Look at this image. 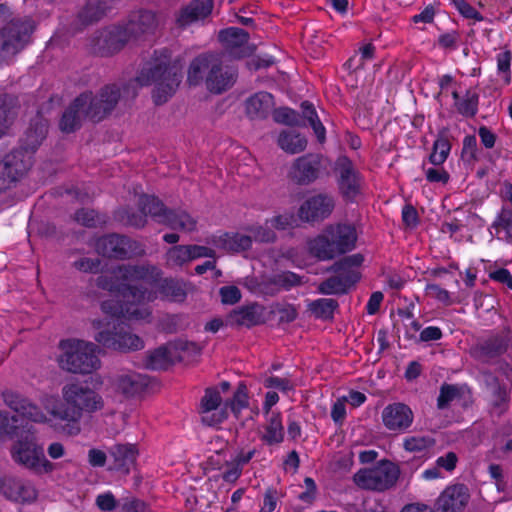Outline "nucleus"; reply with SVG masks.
I'll list each match as a JSON object with an SVG mask.
<instances>
[{"mask_svg": "<svg viewBox=\"0 0 512 512\" xmlns=\"http://www.w3.org/2000/svg\"><path fill=\"white\" fill-rule=\"evenodd\" d=\"M12 460L37 475L52 473L56 466L44 454L42 445L37 442L30 429L21 434L10 450Z\"/></svg>", "mask_w": 512, "mask_h": 512, "instance_id": "423d86ee", "label": "nucleus"}, {"mask_svg": "<svg viewBox=\"0 0 512 512\" xmlns=\"http://www.w3.org/2000/svg\"><path fill=\"white\" fill-rule=\"evenodd\" d=\"M478 101V94L472 90H467L455 108L464 117H474L478 111Z\"/></svg>", "mask_w": 512, "mask_h": 512, "instance_id": "a18cd8bd", "label": "nucleus"}, {"mask_svg": "<svg viewBox=\"0 0 512 512\" xmlns=\"http://www.w3.org/2000/svg\"><path fill=\"white\" fill-rule=\"evenodd\" d=\"M63 402H55L45 407L56 420L65 422L62 432L69 436L80 433V420L85 413L92 414L104 407L100 394L81 383H69L62 388Z\"/></svg>", "mask_w": 512, "mask_h": 512, "instance_id": "f03ea898", "label": "nucleus"}, {"mask_svg": "<svg viewBox=\"0 0 512 512\" xmlns=\"http://www.w3.org/2000/svg\"><path fill=\"white\" fill-rule=\"evenodd\" d=\"M362 261V255L354 254L336 262L331 267L334 274L319 284L318 292L324 295H341L347 293L360 279L358 266H360Z\"/></svg>", "mask_w": 512, "mask_h": 512, "instance_id": "6e6552de", "label": "nucleus"}, {"mask_svg": "<svg viewBox=\"0 0 512 512\" xmlns=\"http://www.w3.org/2000/svg\"><path fill=\"white\" fill-rule=\"evenodd\" d=\"M31 18L14 20L0 31V65L10 60L31 41L34 31Z\"/></svg>", "mask_w": 512, "mask_h": 512, "instance_id": "1a4fd4ad", "label": "nucleus"}, {"mask_svg": "<svg viewBox=\"0 0 512 512\" xmlns=\"http://www.w3.org/2000/svg\"><path fill=\"white\" fill-rule=\"evenodd\" d=\"M228 322L231 325L246 327L254 326L260 322L258 307L251 305L235 309L228 315Z\"/></svg>", "mask_w": 512, "mask_h": 512, "instance_id": "4c0bfd02", "label": "nucleus"}, {"mask_svg": "<svg viewBox=\"0 0 512 512\" xmlns=\"http://www.w3.org/2000/svg\"><path fill=\"white\" fill-rule=\"evenodd\" d=\"M95 249L104 257L118 260L145 255L144 246L140 242L119 234H108L98 238Z\"/></svg>", "mask_w": 512, "mask_h": 512, "instance_id": "9b49d317", "label": "nucleus"}, {"mask_svg": "<svg viewBox=\"0 0 512 512\" xmlns=\"http://www.w3.org/2000/svg\"><path fill=\"white\" fill-rule=\"evenodd\" d=\"M489 232L498 240L512 243V208L503 205L492 222Z\"/></svg>", "mask_w": 512, "mask_h": 512, "instance_id": "2f4dec72", "label": "nucleus"}, {"mask_svg": "<svg viewBox=\"0 0 512 512\" xmlns=\"http://www.w3.org/2000/svg\"><path fill=\"white\" fill-rule=\"evenodd\" d=\"M219 39L226 48L232 50L244 46L248 42L249 35L241 28L229 27L220 31Z\"/></svg>", "mask_w": 512, "mask_h": 512, "instance_id": "ea45409f", "label": "nucleus"}, {"mask_svg": "<svg viewBox=\"0 0 512 512\" xmlns=\"http://www.w3.org/2000/svg\"><path fill=\"white\" fill-rule=\"evenodd\" d=\"M307 250L311 256L320 261H328L338 257L325 229L307 241Z\"/></svg>", "mask_w": 512, "mask_h": 512, "instance_id": "473e14b6", "label": "nucleus"}, {"mask_svg": "<svg viewBox=\"0 0 512 512\" xmlns=\"http://www.w3.org/2000/svg\"><path fill=\"white\" fill-rule=\"evenodd\" d=\"M262 440L268 445L279 444L284 439V427L280 412L272 411L267 415V423Z\"/></svg>", "mask_w": 512, "mask_h": 512, "instance_id": "c9c22d12", "label": "nucleus"}, {"mask_svg": "<svg viewBox=\"0 0 512 512\" xmlns=\"http://www.w3.org/2000/svg\"><path fill=\"white\" fill-rule=\"evenodd\" d=\"M491 280L505 285L508 289L512 290V274L506 268H498L489 272Z\"/></svg>", "mask_w": 512, "mask_h": 512, "instance_id": "338daca9", "label": "nucleus"}, {"mask_svg": "<svg viewBox=\"0 0 512 512\" xmlns=\"http://www.w3.org/2000/svg\"><path fill=\"white\" fill-rule=\"evenodd\" d=\"M399 476L398 465L389 460H381L371 468L359 470L354 475V482L363 489L382 492L392 488Z\"/></svg>", "mask_w": 512, "mask_h": 512, "instance_id": "9d476101", "label": "nucleus"}, {"mask_svg": "<svg viewBox=\"0 0 512 512\" xmlns=\"http://www.w3.org/2000/svg\"><path fill=\"white\" fill-rule=\"evenodd\" d=\"M101 261L98 258H81L73 263L74 268L84 273H97Z\"/></svg>", "mask_w": 512, "mask_h": 512, "instance_id": "680f3d73", "label": "nucleus"}, {"mask_svg": "<svg viewBox=\"0 0 512 512\" xmlns=\"http://www.w3.org/2000/svg\"><path fill=\"white\" fill-rule=\"evenodd\" d=\"M337 307L338 302L331 298H320L309 304V310L315 315V317L323 320L332 319Z\"/></svg>", "mask_w": 512, "mask_h": 512, "instance_id": "37998d69", "label": "nucleus"}, {"mask_svg": "<svg viewBox=\"0 0 512 512\" xmlns=\"http://www.w3.org/2000/svg\"><path fill=\"white\" fill-rule=\"evenodd\" d=\"M383 425L390 431H406L413 423L411 408L401 402L388 404L381 413Z\"/></svg>", "mask_w": 512, "mask_h": 512, "instance_id": "a211bd4d", "label": "nucleus"}, {"mask_svg": "<svg viewBox=\"0 0 512 512\" xmlns=\"http://www.w3.org/2000/svg\"><path fill=\"white\" fill-rule=\"evenodd\" d=\"M1 491L7 499L18 503H31L37 498V490L32 483L15 477L5 478Z\"/></svg>", "mask_w": 512, "mask_h": 512, "instance_id": "b1692460", "label": "nucleus"}, {"mask_svg": "<svg viewBox=\"0 0 512 512\" xmlns=\"http://www.w3.org/2000/svg\"><path fill=\"white\" fill-rule=\"evenodd\" d=\"M182 80V67L178 62L171 63L167 49L156 50L154 58L144 67L136 81L140 86L155 85L153 99L163 104L176 92Z\"/></svg>", "mask_w": 512, "mask_h": 512, "instance_id": "7ed1b4c3", "label": "nucleus"}, {"mask_svg": "<svg viewBox=\"0 0 512 512\" xmlns=\"http://www.w3.org/2000/svg\"><path fill=\"white\" fill-rule=\"evenodd\" d=\"M149 383L150 380L146 375L137 372L121 373L114 379L116 390L128 398L142 394Z\"/></svg>", "mask_w": 512, "mask_h": 512, "instance_id": "cd10ccee", "label": "nucleus"}, {"mask_svg": "<svg viewBox=\"0 0 512 512\" xmlns=\"http://www.w3.org/2000/svg\"><path fill=\"white\" fill-rule=\"evenodd\" d=\"M333 248L340 256L352 251L356 246L357 231L351 224H331L325 228Z\"/></svg>", "mask_w": 512, "mask_h": 512, "instance_id": "4be33fe9", "label": "nucleus"}, {"mask_svg": "<svg viewBox=\"0 0 512 512\" xmlns=\"http://www.w3.org/2000/svg\"><path fill=\"white\" fill-rule=\"evenodd\" d=\"M434 439L429 436H410L404 439L403 447L408 452H423L432 448Z\"/></svg>", "mask_w": 512, "mask_h": 512, "instance_id": "8fccbe9b", "label": "nucleus"}, {"mask_svg": "<svg viewBox=\"0 0 512 512\" xmlns=\"http://www.w3.org/2000/svg\"><path fill=\"white\" fill-rule=\"evenodd\" d=\"M425 292L429 297L434 298L446 305L451 304L450 293L437 284H427Z\"/></svg>", "mask_w": 512, "mask_h": 512, "instance_id": "0e129e2a", "label": "nucleus"}, {"mask_svg": "<svg viewBox=\"0 0 512 512\" xmlns=\"http://www.w3.org/2000/svg\"><path fill=\"white\" fill-rule=\"evenodd\" d=\"M14 115L12 107L7 104V97H0V138L5 134Z\"/></svg>", "mask_w": 512, "mask_h": 512, "instance_id": "5fc2aeb1", "label": "nucleus"}, {"mask_svg": "<svg viewBox=\"0 0 512 512\" xmlns=\"http://www.w3.org/2000/svg\"><path fill=\"white\" fill-rule=\"evenodd\" d=\"M248 405V392L247 387L241 383L239 384L237 390L235 391L233 398L225 403V407L228 406L231 408L234 414H239L242 409L246 408Z\"/></svg>", "mask_w": 512, "mask_h": 512, "instance_id": "3c124183", "label": "nucleus"}, {"mask_svg": "<svg viewBox=\"0 0 512 512\" xmlns=\"http://www.w3.org/2000/svg\"><path fill=\"white\" fill-rule=\"evenodd\" d=\"M451 3L463 17L478 22L483 20V16L480 12H478L466 0H451Z\"/></svg>", "mask_w": 512, "mask_h": 512, "instance_id": "4d7b16f0", "label": "nucleus"}, {"mask_svg": "<svg viewBox=\"0 0 512 512\" xmlns=\"http://www.w3.org/2000/svg\"><path fill=\"white\" fill-rule=\"evenodd\" d=\"M141 211L144 215L151 216L157 223L165 224L170 209L155 196L143 195L139 201Z\"/></svg>", "mask_w": 512, "mask_h": 512, "instance_id": "72a5a7b5", "label": "nucleus"}, {"mask_svg": "<svg viewBox=\"0 0 512 512\" xmlns=\"http://www.w3.org/2000/svg\"><path fill=\"white\" fill-rule=\"evenodd\" d=\"M277 143L279 147L288 154H299L307 147L305 136L294 130H284L279 136Z\"/></svg>", "mask_w": 512, "mask_h": 512, "instance_id": "f704fd0d", "label": "nucleus"}, {"mask_svg": "<svg viewBox=\"0 0 512 512\" xmlns=\"http://www.w3.org/2000/svg\"><path fill=\"white\" fill-rule=\"evenodd\" d=\"M3 399L7 406L28 420L36 423H46L48 421L47 416L36 404L17 392L5 391L3 392Z\"/></svg>", "mask_w": 512, "mask_h": 512, "instance_id": "5701e85b", "label": "nucleus"}, {"mask_svg": "<svg viewBox=\"0 0 512 512\" xmlns=\"http://www.w3.org/2000/svg\"><path fill=\"white\" fill-rule=\"evenodd\" d=\"M172 361L167 347H159L151 352L146 360V367L152 370L165 369Z\"/></svg>", "mask_w": 512, "mask_h": 512, "instance_id": "49530a36", "label": "nucleus"}, {"mask_svg": "<svg viewBox=\"0 0 512 512\" xmlns=\"http://www.w3.org/2000/svg\"><path fill=\"white\" fill-rule=\"evenodd\" d=\"M61 354L57 361L61 369L73 374H91L101 367L97 355L98 347L92 343L79 339L61 340L59 343Z\"/></svg>", "mask_w": 512, "mask_h": 512, "instance_id": "39448f33", "label": "nucleus"}, {"mask_svg": "<svg viewBox=\"0 0 512 512\" xmlns=\"http://www.w3.org/2000/svg\"><path fill=\"white\" fill-rule=\"evenodd\" d=\"M166 226L174 230L183 232H193L196 230L197 221L185 210H171L168 213Z\"/></svg>", "mask_w": 512, "mask_h": 512, "instance_id": "58836bf2", "label": "nucleus"}, {"mask_svg": "<svg viewBox=\"0 0 512 512\" xmlns=\"http://www.w3.org/2000/svg\"><path fill=\"white\" fill-rule=\"evenodd\" d=\"M497 70L498 73L503 74L506 82L510 81V66L512 61V53L510 50H505L497 54Z\"/></svg>", "mask_w": 512, "mask_h": 512, "instance_id": "052dcab7", "label": "nucleus"}, {"mask_svg": "<svg viewBox=\"0 0 512 512\" xmlns=\"http://www.w3.org/2000/svg\"><path fill=\"white\" fill-rule=\"evenodd\" d=\"M273 119L277 123L285 124V125H294L297 122V113L287 107H280L278 109H273Z\"/></svg>", "mask_w": 512, "mask_h": 512, "instance_id": "bf43d9fd", "label": "nucleus"}, {"mask_svg": "<svg viewBox=\"0 0 512 512\" xmlns=\"http://www.w3.org/2000/svg\"><path fill=\"white\" fill-rule=\"evenodd\" d=\"M508 341L502 335H493L479 345V351L482 356L493 358L504 353L507 349Z\"/></svg>", "mask_w": 512, "mask_h": 512, "instance_id": "a19ab883", "label": "nucleus"}, {"mask_svg": "<svg viewBox=\"0 0 512 512\" xmlns=\"http://www.w3.org/2000/svg\"><path fill=\"white\" fill-rule=\"evenodd\" d=\"M219 293L224 304H235L241 298V292L236 286H224Z\"/></svg>", "mask_w": 512, "mask_h": 512, "instance_id": "774afa93", "label": "nucleus"}, {"mask_svg": "<svg viewBox=\"0 0 512 512\" xmlns=\"http://www.w3.org/2000/svg\"><path fill=\"white\" fill-rule=\"evenodd\" d=\"M459 396L460 390L456 385L443 384L437 398L438 409L442 410L449 407L450 403Z\"/></svg>", "mask_w": 512, "mask_h": 512, "instance_id": "603ef678", "label": "nucleus"}, {"mask_svg": "<svg viewBox=\"0 0 512 512\" xmlns=\"http://www.w3.org/2000/svg\"><path fill=\"white\" fill-rule=\"evenodd\" d=\"M158 23L157 15L153 11L139 10L130 15L129 21L124 27L130 39H138L154 33Z\"/></svg>", "mask_w": 512, "mask_h": 512, "instance_id": "393cba45", "label": "nucleus"}, {"mask_svg": "<svg viewBox=\"0 0 512 512\" xmlns=\"http://www.w3.org/2000/svg\"><path fill=\"white\" fill-rule=\"evenodd\" d=\"M469 498V491L465 485L455 484L448 486L436 500V511L462 512L468 504Z\"/></svg>", "mask_w": 512, "mask_h": 512, "instance_id": "aec40b11", "label": "nucleus"}, {"mask_svg": "<svg viewBox=\"0 0 512 512\" xmlns=\"http://www.w3.org/2000/svg\"><path fill=\"white\" fill-rule=\"evenodd\" d=\"M121 512H149L147 504L133 496H127L120 501Z\"/></svg>", "mask_w": 512, "mask_h": 512, "instance_id": "6e6d98bb", "label": "nucleus"}, {"mask_svg": "<svg viewBox=\"0 0 512 512\" xmlns=\"http://www.w3.org/2000/svg\"><path fill=\"white\" fill-rule=\"evenodd\" d=\"M191 262L188 245H175L165 254V265L169 268L182 267Z\"/></svg>", "mask_w": 512, "mask_h": 512, "instance_id": "79ce46f5", "label": "nucleus"}, {"mask_svg": "<svg viewBox=\"0 0 512 512\" xmlns=\"http://www.w3.org/2000/svg\"><path fill=\"white\" fill-rule=\"evenodd\" d=\"M322 168V156L316 153H308L292 162L288 171V178L297 185L306 186L320 177Z\"/></svg>", "mask_w": 512, "mask_h": 512, "instance_id": "2eb2a0df", "label": "nucleus"}, {"mask_svg": "<svg viewBox=\"0 0 512 512\" xmlns=\"http://www.w3.org/2000/svg\"><path fill=\"white\" fill-rule=\"evenodd\" d=\"M236 71L224 66L218 54L206 53L196 57L189 66L187 80L190 85H198L205 80L206 88L221 94L236 81Z\"/></svg>", "mask_w": 512, "mask_h": 512, "instance_id": "20e7f679", "label": "nucleus"}, {"mask_svg": "<svg viewBox=\"0 0 512 512\" xmlns=\"http://www.w3.org/2000/svg\"><path fill=\"white\" fill-rule=\"evenodd\" d=\"M263 385L268 389H277L283 393L293 391L295 384L288 377L269 376L263 380Z\"/></svg>", "mask_w": 512, "mask_h": 512, "instance_id": "864d4df0", "label": "nucleus"}, {"mask_svg": "<svg viewBox=\"0 0 512 512\" xmlns=\"http://www.w3.org/2000/svg\"><path fill=\"white\" fill-rule=\"evenodd\" d=\"M274 283L285 290H289L292 287L298 286L301 284V278L293 272L285 271L279 274H276L274 278Z\"/></svg>", "mask_w": 512, "mask_h": 512, "instance_id": "13d9d810", "label": "nucleus"}, {"mask_svg": "<svg viewBox=\"0 0 512 512\" xmlns=\"http://www.w3.org/2000/svg\"><path fill=\"white\" fill-rule=\"evenodd\" d=\"M74 219L77 223L86 227H97L105 224L106 219L104 216L97 213L92 209H80L75 213Z\"/></svg>", "mask_w": 512, "mask_h": 512, "instance_id": "09e8293b", "label": "nucleus"}, {"mask_svg": "<svg viewBox=\"0 0 512 512\" xmlns=\"http://www.w3.org/2000/svg\"><path fill=\"white\" fill-rule=\"evenodd\" d=\"M212 9V0H192L180 10L177 23L181 27H186L194 22L205 19L211 14Z\"/></svg>", "mask_w": 512, "mask_h": 512, "instance_id": "c85d7f7f", "label": "nucleus"}, {"mask_svg": "<svg viewBox=\"0 0 512 512\" xmlns=\"http://www.w3.org/2000/svg\"><path fill=\"white\" fill-rule=\"evenodd\" d=\"M335 208V198L331 194L319 193L305 200L298 215L305 222H320L327 219Z\"/></svg>", "mask_w": 512, "mask_h": 512, "instance_id": "f3484780", "label": "nucleus"}, {"mask_svg": "<svg viewBox=\"0 0 512 512\" xmlns=\"http://www.w3.org/2000/svg\"><path fill=\"white\" fill-rule=\"evenodd\" d=\"M130 40L124 26L109 27L93 38L92 50L101 56H109L120 51Z\"/></svg>", "mask_w": 512, "mask_h": 512, "instance_id": "dca6fc26", "label": "nucleus"}, {"mask_svg": "<svg viewBox=\"0 0 512 512\" xmlns=\"http://www.w3.org/2000/svg\"><path fill=\"white\" fill-rule=\"evenodd\" d=\"M86 99V95H79L64 111L60 120V129L63 132L70 133L75 131L80 128L83 119L87 118L84 109Z\"/></svg>", "mask_w": 512, "mask_h": 512, "instance_id": "7c9ffc66", "label": "nucleus"}, {"mask_svg": "<svg viewBox=\"0 0 512 512\" xmlns=\"http://www.w3.org/2000/svg\"><path fill=\"white\" fill-rule=\"evenodd\" d=\"M109 455L112 458L110 470L129 474L135 467L138 451L132 444H117L110 448Z\"/></svg>", "mask_w": 512, "mask_h": 512, "instance_id": "bb28decb", "label": "nucleus"}, {"mask_svg": "<svg viewBox=\"0 0 512 512\" xmlns=\"http://www.w3.org/2000/svg\"><path fill=\"white\" fill-rule=\"evenodd\" d=\"M241 474L242 468L232 460L225 463L224 471L222 472V479L225 482L234 483L238 480Z\"/></svg>", "mask_w": 512, "mask_h": 512, "instance_id": "69168bd1", "label": "nucleus"}, {"mask_svg": "<svg viewBox=\"0 0 512 512\" xmlns=\"http://www.w3.org/2000/svg\"><path fill=\"white\" fill-rule=\"evenodd\" d=\"M113 0H89L79 13L80 20L89 24L101 19L112 8Z\"/></svg>", "mask_w": 512, "mask_h": 512, "instance_id": "e433bc0d", "label": "nucleus"}, {"mask_svg": "<svg viewBox=\"0 0 512 512\" xmlns=\"http://www.w3.org/2000/svg\"><path fill=\"white\" fill-rule=\"evenodd\" d=\"M221 404L222 398L219 390L215 387L207 388L200 403V413L205 424L214 426L228 417L226 407L220 408Z\"/></svg>", "mask_w": 512, "mask_h": 512, "instance_id": "6ab92c4d", "label": "nucleus"}, {"mask_svg": "<svg viewBox=\"0 0 512 512\" xmlns=\"http://www.w3.org/2000/svg\"><path fill=\"white\" fill-rule=\"evenodd\" d=\"M210 243L226 252L239 253L251 248L252 237L238 232L222 233L212 236Z\"/></svg>", "mask_w": 512, "mask_h": 512, "instance_id": "c756f323", "label": "nucleus"}, {"mask_svg": "<svg viewBox=\"0 0 512 512\" xmlns=\"http://www.w3.org/2000/svg\"><path fill=\"white\" fill-rule=\"evenodd\" d=\"M451 144L445 135H439L433 143L429 162L434 166H441L448 158Z\"/></svg>", "mask_w": 512, "mask_h": 512, "instance_id": "c03bdc74", "label": "nucleus"}, {"mask_svg": "<svg viewBox=\"0 0 512 512\" xmlns=\"http://www.w3.org/2000/svg\"><path fill=\"white\" fill-rule=\"evenodd\" d=\"M336 171L339 175L338 186L341 195L347 201H356L358 196L361 195L363 187V179L360 173L346 156L337 159Z\"/></svg>", "mask_w": 512, "mask_h": 512, "instance_id": "4468645a", "label": "nucleus"}, {"mask_svg": "<svg viewBox=\"0 0 512 512\" xmlns=\"http://www.w3.org/2000/svg\"><path fill=\"white\" fill-rule=\"evenodd\" d=\"M428 182L446 184L449 181V173L441 166L430 167L425 170Z\"/></svg>", "mask_w": 512, "mask_h": 512, "instance_id": "e2e57ef3", "label": "nucleus"}, {"mask_svg": "<svg viewBox=\"0 0 512 512\" xmlns=\"http://www.w3.org/2000/svg\"><path fill=\"white\" fill-rule=\"evenodd\" d=\"M30 169L29 155L10 152L0 161V194L13 188Z\"/></svg>", "mask_w": 512, "mask_h": 512, "instance_id": "ddd939ff", "label": "nucleus"}, {"mask_svg": "<svg viewBox=\"0 0 512 512\" xmlns=\"http://www.w3.org/2000/svg\"><path fill=\"white\" fill-rule=\"evenodd\" d=\"M275 107L272 94L265 91L257 92L244 102L245 114L251 120L266 119Z\"/></svg>", "mask_w": 512, "mask_h": 512, "instance_id": "a878e982", "label": "nucleus"}, {"mask_svg": "<svg viewBox=\"0 0 512 512\" xmlns=\"http://www.w3.org/2000/svg\"><path fill=\"white\" fill-rule=\"evenodd\" d=\"M161 275L162 271L149 263L117 265L110 275L99 276L96 285L122 298L123 302L115 298L105 300L101 303V310L111 317L147 320L151 315L148 304L158 294L170 301H184L185 284L171 278L161 279Z\"/></svg>", "mask_w": 512, "mask_h": 512, "instance_id": "f257e3e1", "label": "nucleus"}, {"mask_svg": "<svg viewBox=\"0 0 512 512\" xmlns=\"http://www.w3.org/2000/svg\"><path fill=\"white\" fill-rule=\"evenodd\" d=\"M81 95L87 96L84 106L87 118L100 122L116 107L120 99V89L116 85H106L97 94L87 91Z\"/></svg>", "mask_w": 512, "mask_h": 512, "instance_id": "f8f14e48", "label": "nucleus"}, {"mask_svg": "<svg viewBox=\"0 0 512 512\" xmlns=\"http://www.w3.org/2000/svg\"><path fill=\"white\" fill-rule=\"evenodd\" d=\"M246 230L251 234L250 236L253 237L256 242L272 243L276 240V234L268 220H266L263 225L256 224L248 226Z\"/></svg>", "mask_w": 512, "mask_h": 512, "instance_id": "de8ad7c7", "label": "nucleus"}, {"mask_svg": "<svg viewBox=\"0 0 512 512\" xmlns=\"http://www.w3.org/2000/svg\"><path fill=\"white\" fill-rule=\"evenodd\" d=\"M92 325L99 330L94 336L95 341L105 348L123 352L144 348L143 340L121 321L105 322L95 319Z\"/></svg>", "mask_w": 512, "mask_h": 512, "instance_id": "0eeeda50", "label": "nucleus"}, {"mask_svg": "<svg viewBox=\"0 0 512 512\" xmlns=\"http://www.w3.org/2000/svg\"><path fill=\"white\" fill-rule=\"evenodd\" d=\"M47 134V122L41 117H36L21 138L20 146L12 152H20L21 155H29L30 167L33 164V154L41 145Z\"/></svg>", "mask_w": 512, "mask_h": 512, "instance_id": "412c9836", "label": "nucleus"}]
</instances>
